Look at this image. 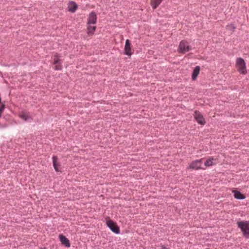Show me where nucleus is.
<instances>
[{
    "mask_svg": "<svg viewBox=\"0 0 249 249\" xmlns=\"http://www.w3.org/2000/svg\"><path fill=\"white\" fill-rule=\"evenodd\" d=\"M236 67L237 71L241 74H245L247 71L246 70V63L242 58H238L236 61Z\"/></svg>",
    "mask_w": 249,
    "mask_h": 249,
    "instance_id": "f257e3e1",
    "label": "nucleus"
},
{
    "mask_svg": "<svg viewBox=\"0 0 249 249\" xmlns=\"http://www.w3.org/2000/svg\"><path fill=\"white\" fill-rule=\"evenodd\" d=\"M237 225L243 231V235L246 238L249 237V221H243L237 222Z\"/></svg>",
    "mask_w": 249,
    "mask_h": 249,
    "instance_id": "f03ea898",
    "label": "nucleus"
},
{
    "mask_svg": "<svg viewBox=\"0 0 249 249\" xmlns=\"http://www.w3.org/2000/svg\"><path fill=\"white\" fill-rule=\"evenodd\" d=\"M203 159L195 160L190 163L188 166L187 167L188 169H194V170H199V169H205L201 167L202 162Z\"/></svg>",
    "mask_w": 249,
    "mask_h": 249,
    "instance_id": "7ed1b4c3",
    "label": "nucleus"
},
{
    "mask_svg": "<svg viewBox=\"0 0 249 249\" xmlns=\"http://www.w3.org/2000/svg\"><path fill=\"white\" fill-rule=\"evenodd\" d=\"M190 50L191 46L189 45L188 42L185 40H182L180 42L178 50L179 53L184 54Z\"/></svg>",
    "mask_w": 249,
    "mask_h": 249,
    "instance_id": "20e7f679",
    "label": "nucleus"
},
{
    "mask_svg": "<svg viewBox=\"0 0 249 249\" xmlns=\"http://www.w3.org/2000/svg\"><path fill=\"white\" fill-rule=\"evenodd\" d=\"M106 223L107 226L113 232L116 233H119L120 232V230L118 226L114 222L110 220L109 218H107L106 219Z\"/></svg>",
    "mask_w": 249,
    "mask_h": 249,
    "instance_id": "39448f33",
    "label": "nucleus"
},
{
    "mask_svg": "<svg viewBox=\"0 0 249 249\" xmlns=\"http://www.w3.org/2000/svg\"><path fill=\"white\" fill-rule=\"evenodd\" d=\"M194 116L195 119L199 124L204 125L206 124V121L203 115L198 111L196 110L194 112Z\"/></svg>",
    "mask_w": 249,
    "mask_h": 249,
    "instance_id": "423d86ee",
    "label": "nucleus"
},
{
    "mask_svg": "<svg viewBox=\"0 0 249 249\" xmlns=\"http://www.w3.org/2000/svg\"><path fill=\"white\" fill-rule=\"evenodd\" d=\"M97 22V15L94 12H91L89 13L88 18L87 24H95Z\"/></svg>",
    "mask_w": 249,
    "mask_h": 249,
    "instance_id": "0eeeda50",
    "label": "nucleus"
},
{
    "mask_svg": "<svg viewBox=\"0 0 249 249\" xmlns=\"http://www.w3.org/2000/svg\"><path fill=\"white\" fill-rule=\"evenodd\" d=\"M216 159L214 158L213 157H209L207 158L204 165L206 167H210L215 165L216 164Z\"/></svg>",
    "mask_w": 249,
    "mask_h": 249,
    "instance_id": "6e6552de",
    "label": "nucleus"
},
{
    "mask_svg": "<svg viewBox=\"0 0 249 249\" xmlns=\"http://www.w3.org/2000/svg\"><path fill=\"white\" fill-rule=\"evenodd\" d=\"M124 52L125 54L127 55H131L132 53L131 52V43L128 39H126L125 41V44L124 46Z\"/></svg>",
    "mask_w": 249,
    "mask_h": 249,
    "instance_id": "1a4fd4ad",
    "label": "nucleus"
},
{
    "mask_svg": "<svg viewBox=\"0 0 249 249\" xmlns=\"http://www.w3.org/2000/svg\"><path fill=\"white\" fill-rule=\"evenodd\" d=\"M18 116L20 118L25 121H28L31 119V117L29 115V113L24 111L19 112Z\"/></svg>",
    "mask_w": 249,
    "mask_h": 249,
    "instance_id": "9d476101",
    "label": "nucleus"
},
{
    "mask_svg": "<svg viewBox=\"0 0 249 249\" xmlns=\"http://www.w3.org/2000/svg\"><path fill=\"white\" fill-rule=\"evenodd\" d=\"M77 8V4L74 1H70L68 3V10L70 12L74 13Z\"/></svg>",
    "mask_w": 249,
    "mask_h": 249,
    "instance_id": "9b49d317",
    "label": "nucleus"
},
{
    "mask_svg": "<svg viewBox=\"0 0 249 249\" xmlns=\"http://www.w3.org/2000/svg\"><path fill=\"white\" fill-rule=\"evenodd\" d=\"M232 192L233 193L234 197L236 199H244L246 198L245 196H244L243 194H241V193L238 191L233 190L232 191Z\"/></svg>",
    "mask_w": 249,
    "mask_h": 249,
    "instance_id": "f8f14e48",
    "label": "nucleus"
},
{
    "mask_svg": "<svg viewBox=\"0 0 249 249\" xmlns=\"http://www.w3.org/2000/svg\"><path fill=\"white\" fill-rule=\"evenodd\" d=\"M59 239L61 243L67 247H70V244L69 240L62 234H60L59 236Z\"/></svg>",
    "mask_w": 249,
    "mask_h": 249,
    "instance_id": "ddd939ff",
    "label": "nucleus"
},
{
    "mask_svg": "<svg viewBox=\"0 0 249 249\" xmlns=\"http://www.w3.org/2000/svg\"><path fill=\"white\" fill-rule=\"evenodd\" d=\"M96 29L95 26H91L90 24L88 25L87 26V34L89 36H92L94 35V32Z\"/></svg>",
    "mask_w": 249,
    "mask_h": 249,
    "instance_id": "4468645a",
    "label": "nucleus"
},
{
    "mask_svg": "<svg viewBox=\"0 0 249 249\" xmlns=\"http://www.w3.org/2000/svg\"><path fill=\"white\" fill-rule=\"evenodd\" d=\"M53 166L54 167V168L56 172H59V164L57 161V158L56 156H53Z\"/></svg>",
    "mask_w": 249,
    "mask_h": 249,
    "instance_id": "2eb2a0df",
    "label": "nucleus"
},
{
    "mask_svg": "<svg viewBox=\"0 0 249 249\" xmlns=\"http://www.w3.org/2000/svg\"><path fill=\"white\" fill-rule=\"evenodd\" d=\"M163 0H151L150 4L152 7L155 9L160 4Z\"/></svg>",
    "mask_w": 249,
    "mask_h": 249,
    "instance_id": "dca6fc26",
    "label": "nucleus"
},
{
    "mask_svg": "<svg viewBox=\"0 0 249 249\" xmlns=\"http://www.w3.org/2000/svg\"><path fill=\"white\" fill-rule=\"evenodd\" d=\"M200 71V67L199 66H196L194 70V71L193 72L192 74V79L193 80H195L197 76H198V74L199 73Z\"/></svg>",
    "mask_w": 249,
    "mask_h": 249,
    "instance_id": "f3484780",
    "label": "nucleus"
},
{
    "mask_svg": "<svg viewBox=\"0 0 249 249\" xmlns=\"http://www.w3.org/2000/svg\"><path fill=\"white\" fill-rule=\"evenodd\" d=\"M58 57V54L57 53H56L55 55H54V59H53V60H54L53 64H57L58 62H59L60 59Z\"/></svg>",
    "mask_w": 249,
    "mask_h": 249,
    "instance_id": "a211bd4d",
    "label": "nucleus"
},
{
    "mask_svg": "<svg viewBox=\"0 0 249 249\" xmlns=\"http://www.w3.org/2000/svg\"><path fill=\"white\" fill-rule=\"evenodd\" d=\"M55 66L54 69L55 70H61L62 69V66L61 63L58 62L57 64H55Z\"/></svg>",
    "mask_w": 249,
    "mask_h": 249,
    "instance_id": "6ab92c4d",
    "label": "nucleus"
},
{
    "mask_svg": "<svg viewBox=\"0 0 249 249\" xmlns=\"http://www.w3.org/2000/svg\"><path fill=\"white\" fill-rule=\"evenodd\" d=\"M226 28L227 30H230L232 32H233L234 31V30L235 28V27L233 25L231 24V25L227 26Z\"/></svg>",
    "mask_w": 249,
    "mask_h": 249,
    "instance_id": "aec40b11",
    "label": "nucleus"
},
{
    "mask_svg": "<svg viewBox=\"0 0 249 249\" xmlns=\"http://www.w3.org/2000/svg\"><path fill=\"white\" fill-rule=\"evenodd\" d=\"M5 106L4 105H1V106L0 107V117L1 116V114L4 109Z\"/></svg>",
    "mask_w": 249,
    "mask_h": 249,
    "instance_id": "412c9836",
    "label": "nucleus"
},
{
    "mask_svg": "<svg viewBox=\"0 0 249 249\" xmlns=\"http://www.w3.org/2000/svg\"><path fill=\"white\" fill-rule=\"evenodd\" d=\"M163 249H167L166 248H163Z\"/></svg>",
    "mask_w": 249,
    "mask_h": 249,
    "instance_id": "4be33fe9",
    "label": "nucleus"
}]
</instances>
